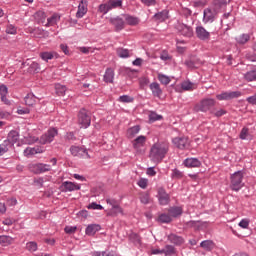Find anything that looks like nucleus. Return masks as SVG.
I'll use <instances>...</instances> for the list:
<instances>
[{
	"label": "nucleus",
	"instance_id": "1",
	"mask_svg": "<svg viewBox=\"0 0 256 256\" xmlns=\"http://www.w3.org/2000/svg\"><path fill=\"white\" fill-rule=\"evenodd\" d=\"M169 153V143L158 142L154 143L150 148L149 158L153 163H161Z\"/></svg>",
	"mask_w": 256,
	"mask_h": 256
},
{
	"label": "nucleus",
	"instance_id": "2",
	"mask_svg": "<svg viewBox=\"0 0 256 256\" xmlns=\"http://www.w3.org/2000/svg\"><path fill=\"white\" fill-rule=\"evenodd\" d=\"M215 103V99L205 98L194 106L193 111H195V113H207V111H211V108L215 107Z\"/></svg>",
	"mask_w": 256,
	"mask_h": 256
},
{
	"label": "nucleus",
	"instance_id": "3",
	"mask_svg": "<svg viewBox=\"0 0 256 256\" xmlns=\"http://www.w3.org/2000/svg\"><path fill=\"white\" fill-rule=\"evenodd\" d=\"M243 177L244 173L242 170H239L231 175L230 188L232 191H239L243 188Z\"/></svg>",
	"mask_w": 256,
	"mask_h": 256
},
{
	"label": "nucleus",
	"instance_id": "4",
	"mask_svg": "<svg viewBox=\"0 0 256 256\" xmlns=\"http://www.w3.org/2000/svg\"><path fill=\"white\" fill-rule=\"evenodd\" d=\"M78 123L82 129H87L91 125V112L82 108L78 113Z\"/></svg>",
	"mask_w": 256,
	"mask_h": 256
},
{
	"label": "nucleus",
	"instance_id": "5",
	"mask_svg": "<svg viewBox=\"0 0 256 256\" xmlns=\"http://www.w3.org/2000/svg\"><path fill=\"white\" fill-rule=\"evenodd\" d=\"M147 137L140 135L132 141V147L137 155H144Z\"/></svg>",
	"mask_w": 256,
	"mask_h": 256
},
{
	"label": "nucleus",
	"instance_id": "6",
	"mask_svg": "<svg viewBox=\"0 0 256 256\" xmlns=\"http://www.w3.org/2000/svg\"><path fill=\"white\" fill-rule=\"evenodd\" d=\"M28 169L35 175H41V173H47V171H51V165L43 163H30L28 165Z\"/></svg>",
	"mask_w": 256,
	"mask_h": 256
},
{
	"label": "nucleus",
	"instance_id": "7",
	"mask_svg": "<svg viewBox=\"0 0 256 256\" xmlns=\"http://www.w3.org/2000/svg\"><path fill=\"white\" fill-rule=\"evenodd\" d=\"M70 153L73 157H79L80 159H90L91 155L89 154V150L85 147L80 146H71Z\"/></svg>",
	"mask_w": 256,
	"mask_h": 256
},
{
	"label": "nucleus",
	"instance_id": "8",
	"mask_svg": "<svg viewBox=\"0 0 256 256\" xmlns=\"http://www.w3.org/2000/svg\"><path fill=\"white\" fill-rule=\"evenodd\" d=\"M176 31H178L179 35H183V37L191 38L193 37V27L183 24L181 22H177L175 25Z\"/></svg>",
	"mask_w": 256,
	"mask_h": 256
},
{
	"label": "nucleus",
	"instance_id": "9",
	"mask_svg": "<svg viewBox=\"0 0 256 256\" xmlns=\"http://www.w3.org/2000/svg\"><path fill=\"white\" fill-rule=\"evenodd\" d=\"M58 131L57 128H50L47 133L43 134L40 137L41 145H47V143H52L53 139L57 137Z\"/></svg>",
	"mask_w": 256,
	"mask_h": 256
},
{
	"label": "nucleus",
	"instance_id": "10",
	"mask_svg": "<svg viewBox=\"0 0 256 256\" xmlns=\"http://www.w3.org/2000/svg\"><path fill=\"white\" fill-rule=\"evenodd\" d=\"M219 11L217 9L213 8H205L203 11V23H213L215 19L217 18Z\"/></svg>",
	"mask_w": 256,
	"mask_h": 256
},
{
	"label": "nucleus",
	"instance_id": "11",
	"mask_svg": "<svg viewBox=\"0 0 256 256\" xmlns=\"http://www.w3.org/2000/svg\"><path fill=\"white\" fill-rule=\"evenodd\" d=\"M196 37L200 41H211V32L207 31L203 26H197L195 29Z\"/></svg>",
	"mask_w": 256,
	"mask_h": 256
},
{
	"label": "nucleus",
	"instance_id": "12",
	"mask_svg": "<svg viewBox=\"0 0 256 256\" xmlns=\"http://www.w3.org/2000/svg\"><path fill=\"white\" fill-rule=\"evenodd\" d=\"M238 97H241V92L239 91L222 92L216 95L218 101H230V99H238Z\"/></svg>",
	"mask_w": 256,
	"mask_h": 256
},
{
	"label": "nucleus",
	"instance_id": "13",
	"mask_svg": "<svg viewBox=\"0 0 256 256\" xmlns=\"http://www.w3.org/2000/svg\"><path fill=\"white\" fill-rule=\"evenodd\" d=\"M158 201L160 205H169L171 201V197L164 188L158 189Z\"/></svg>",
	"mask_w": 256,
	"mask_h": 256
},
{
	"label": "nucleus",
	"instance_id": "14",
	"mask_svg": "<svg viewBox=\"0 0 256 256\" xmlns=\"http://www.w3.org/2000/svg\"><path fill=\"white\" fill-rule=\"evenodd\" d=\"M172 142L178 149H186L189 145V139L187 137H176Z\"/></svg>",
	"mask_w": 256,
	"mask_h": 256
},
{
	"label": "nucleus",
	"instance_id": "15",
	"mask_svg": "<svg viewBox=\"0 0 256 256\" xmlns=\"http://www.w3.org/2000/svg\"><path fill=\"white\" fill-rule=\"evenodd\" d=\"M152 19L156 23H163L169 19V10H162L161 12H158L153 15Z\"/></svg>",
	"mask_w": 256,
	"mask_h": 256
},
{
	"label": "nucleus",
	"instance_id": "16",
	"mask_svg": "<svg viewBox=\"0 0 256 256\" xmlns=\"http://www.w3.org/2000/svg\"><path fill=\"white\" fill-rule=\"evenodd\" d=\"M184 65H186L188 69H197V67L201 65V60L196 56H191L188 60L184 62Z\"/></svg>",
	"mask_w": 256,
	"mask_h": 256
},
{
	"label": "nucleus",
	"instance_id": "17",
	"mask_svg": "<svg viewBox=\"0 0 256 256\" xmlns=\"http://www.w3.org/2000/svg\"><path fill=\"white\" fill-rule=\"evenodd\" d=\"M40 59H42V61H46L49 62L51 61V59H59V54L55 51H50V52H41L39 54Z\"/></svg>",
	"mask_w": 256,
	"mask_h": 256
},
{
	"label": "nucleus",
	"instance_id": "18",
	"mask_svg": "<svg viewBox=\"0 0 256 256\" xmlns=\"http://www.w3.org/2000/svg\"><path fill=\"white\" fill-rule=\"evenodd\" d=\"M5 141L8 142L10 147H13L19 141V132L16 130L10 131Z\"/></svg>",
	"mask_w": 256,
	"mask_h": 256
},
{
	"label": "nucleus",
	"instance_id": "19",
	"mask_svg": "<svg viewBox=\"0 0 256 256\" xmlns=\"http://www.w3.org/2000/svg\"><path fill=\"white\" fill-rule=\"evenodd\" d=\"M62 187V191H64V193H67V191H79L81 189L79 184H75L69 181L63 182Z\"/></svg>",
	"mask_w": 256,
	"mask_h": 256
},
{
	"label": "nucleus",
	"instance_id": "20",
	"mask_svg": "<svg viewBox=\"0 0 256 256\" xmlns=\"http://www.w3.org/2000/svg\"><path fill=\"white\" fill-rule=\"evenodd\" d=\"M86 14H87V0H81L80 4L78 5V11L76 13V17L78 19H81Z\"/></svg>",
	"mask_w": 256,
	"mask_h": 256
},
{
	"label": "nucleus",
	"instance_id": "21",
	"mask_svg": "<svg viewBox=\"0 0 256 256\" xmlns=\"http://www.w3.org/2000/svg\"><path fill=\"white\" fill-rule=\"evenodd\" d=\"M98 231H101V226L99 224H90L86 227L85 233L89 237H93Z\"/></svg>",
	"mask_w": 256,
	"mask_h": 256
},
{
	"label": "nucleus",
	"instance_id": "22",
	"mask_svg": "<svg viewBox=\"0 0 256 256\" xmlns=\"http://www.w3.org/2000/svg\"><path fill=\"white\" fill-rule=\"evenodd\" d=\"M168 241H170V243H173V245H183V243H185V239H183V237L181 236H177L176 234H170L168 235Z\"/></svg>",
	"mask_w": 256,
	"mask_h": 256
},
{
	"label": "nucleus",
	"instance_id": "23",
	"mask_svg": "<svg viewBox=\"0 0 256 256\" xmlns=\"http://www.w3.org/2000/svg\"><path fill=\"white\" fill-rule=\"evenodd\" d=\"M110 23L114 25L116 31H121V29L125 27V21H123V18H111Z\"/></svg>",
	"mask_w": 256,
	"mask_h": 256
},
{
	"label": "nucleus",
	"instance_id": "24",
	"mask_svg": "<svg viewBox=\"0 0 256 256\" xmlns=\"http://www.w3.org/2000/svg\"><path fill=\"white\" fill-rule=\"evenodd\" d=\"M38 153H43V148L36 146V147H27L24 150L25 157H29V155H37Z\"/></svg>",
	"mask_w": 256,
	"mask_h": 256
},
{
	"label": "nucleus",
	"instance_id": "25",
	"mask_svg": "<svg viewBox=\"0 0 256 256\" xmlns=\"http://www.w3.org/2000/svg\"><path fill=\"white\" fill-rule=\"evenodd\" d=\"M168 213L170 215V217H181V215H183V208L179 207V206H174L169 208Z\"/></svg>",
	"mask_w": 256,
	"mask_h": 256
},
{
	"label": "nucleus",
	"instance_id": "26",
	"mask_svg": "<svg viewBox=\"0 0 256 256\" xmlns=\"http://www.w3.org/2000/svg\"><path fill=\"white\" fill-rule=\"evenodd\" d=\"M184 165L189 168L199 167L201 165V161L197 158H187L184 160Z\"/></svg>",
	"mask_w": 256,
	"mask_h": 256
},
{
	"label": "nucleus",
	"instance_id": "27",
	"mask_svg": "<svg viewBox=\"0 0 256 256\" xmlns=\"http://www.w3.org/2000/svg\"><path fill=\"white\" fill-rule=\"evenodd\" d=\"M150 89L154 95V97H161L163 94V90H161V87L159 86V83L153 82L150 84Z\"/></svg>",
	"mask_w": 256,
	"mask_h": 256
},
{
	"label": "nucleus",
	"instance_id": "28",
	"mask_svg": "<svg viewBox=\"0 0 256 256\" xmlns=\"http://www.w3.org/2000/svg\"><path fill=\"white\" fill-rule=\"evenodd\" d=\"M113 79H115V71L112 68H107L104 74L105 83H113Z\"/></svg>",
	"mask_w": 256,
	"mask_h": 256
},
{
	"label": "nucleus",
	"instance_id": "29",
	"mask_svg": "<svg viewBox=\"0 0 256 256\" xmlns=\"http://www.w3.org/2000/svg\"><path fill=\"white\" fill-rule=\"evenodd\" d=\"M61 16L59 14H53L50 18L47 19L46 27H53V25H57V22L60 21Z\"/></svg>",
	"mask_w": 256,
	"mask_h": 256
},
{
	"label": "nucleus",
	"instance_id": "30",
	"mask_svg": "<svg viewBox=\"0 0 256 256\" xmlns=\"http://www.w3.org/2000/svg\"><path fill=\"white\" fill-rule=\"evenodd\" d=\"M34 19L37 23H45V19H47V15L45 14L44 11L39 10L34 14Z\"/></svg>",
	"mask_w": 256,
	"mask_h": 256
},
{
	"label": "nucleus",
	"instance_id": "31",
	"mask_svg": "<svg viewBox=\"0 0 256 256\" xmlns=\"http://www.w3.org/2000/svg\"><path fill=\"white\" fill-rule=\"evenodd\" d=\"M140 202L143 203V205H149L151 203V195L149 192H143L140 194Z\"/></svg>",
	"mask_w": 256,
	"mask_h": 256
},
{
	"label": "nucleus",
	"instance_id": "32",
	"mask_svg": "<svg viewBox=\"0 0 256 256\" xmlns=\"http://www.w3.org/2000/svg\"><path fill=\"white\" fill-rule=\"evenodd\" d=\"M106 203L108 205H111L112 209H115L116 213H121V207H119V203H117V200L108 198L106 199Z\"/></svg>",
	"mask_w": 256,
	"mask_h": 256
},
{
	"label": "nucleus",
	"instance_id": "33",
	"mask_svg": "<svg viewBox=\"0 0 256 256\" xmlns=\"http://www.w3.org/2000/svg\"><path fill=\"white\" fill-rule=\"evenodd\" d=\"M212 5L214 7L213 9L219 12V9L227 5V0H213Z\"/></svg>",
	"mask_w": 256,
	"mask_h": 256
},
{
	"label": "nucleus",
	"instance_id": "34",
	"mask_svg": "<svg viewBox=\"0 0 256 256\" xmlns=\"http://www.w3.org/2000/svg\"><path fill=\"white\" fill-rule=\"evenodd\" d=\"M245 81H256V70H250L244 74Z\"/></svg>",
	"mask_w": 256,
	"mask_h": 256
},
{
	"label": "nucleus",
	"instance_id": "35",
	"mask_svg": "<svg viewBox=\"0 0 256 256\" xmlns=\"http://www.w3.org/2000/svg\"><path fill=\"white\" fill-rule=\"evenodd\" d=\"M25 249H26V251H29V253H35V251H37V249H38L37 242L30 241V242L26 243Z\"/></svg>",
	"mask_w": 256,
	"mask_h": 256
},
{
	"label": "nucleus",
	"instance_id": "36",
	"mask_svg": "<svg viewBox=\"0 0 256 256\" xmlns=\"http://www.w3.org/2000/svg\"><path fill=\"white\" fill-rule=\"evenodd\" d=\"M13 243V238L11 236H0V245L7 247Z\"/></svg>",
	"mask_w": 256,
	"mask_h": 256
},
{
	"label": "nucleus",
	"instance_id": "37",
	"mask_svg": "<svg viewBox=\"0 0 256 256\" xmlns=\"http://www.w3.org/2000/svg\"><path fill=\"white\" fill-rule=\"evenodd\" d=\"M214 245L215 244L212 240H204L200 243V247H202V249H205L206 251H211Z\"/></svg>",
	"mask_w": 256,
	"mask_h": 256
},
{
	"label": "nucleus",
	"instance_id": "38",
	"mask_svg": "<svg viewBox=\"0 0 256 256\" xmlns=\"http://www.w3.org/2000/svg\"><path fill=\"white\" fill-rule=\"evenodd\" d=\"M34 35L35 37H38L39 39L43 37H49V32L41 29V28H36L34 29Z\"/></svg>",
	"mask_w": 256,
	"mask_h": 256
},
{
	"label": "nucleus",
	"instance_id": "39",
	"mask_svg": "<svg viewBox=\"0 0 256 256\" xmlns=\"http://www.w3.org/2000/svg\"><path fill=\"white\" fill-rule=\"evenodd\" d=\"M163 253L166 256H171V255H175L177 251L173 245H166L165 248L163 249Z\"/></svg>",
	"mask_w": 256,
	"mask_h": 256
},
{
	"label": "nucleus",
	"instance_id": "40",
	"mask_svg": "<svg viewBox=\"0 0 256 256\" xmlns=\"http://www.w3.org/2000/svg\"><path fill=\"white\" fill-rule=\"evenodd\" d=\"M108 5L111 9H117L118 7H122L123 1L122 0H109Z\"/></svg>",
	"mask_w": 256,
	"mask_h": 256
},
{
	"label": "nucleus",
	"instance_id": "41",
	"mask_svg": "<svg viewBox=\"0 0 256 256\" xmlns=\"http://www.w3.org/2000/svg\"><path fill=\"white\" fill-rule=\"evenodd\" d=\"M41 66L37 62H32L28 68L29 73H39Z\"/></svg>",
	"mask_w": 256,
	"mask_h": 256
},
{
	"label": "nucleus",
	"instance_id": "42",
	"mask_svg": "<svg viewBox=\"0 0 256 256\" xmlns=\"http://www.w3.org/2000/svg\"><path fill=\"white\" fill-rule=\"evenodd\" d=\"M158 81H160L162 85H169L171 78L165 74H158Z\"/></svg>",
	"mask_w": 256,
	"mask_h": 256
},
{
	"label": "nucleus",
	"instance_id": "43",
	"mask_svg": "<svg viewBox=\"0 0 256 256\" xmlns=\"http://www.w3.org/2000/svg\"><path fill=\"white\" fill-rule=\"evenodd\" d=\"M158 221L160 223H171V221H173V218H171V214H161L158 217Z\"/></svg>",
	"mask_w": 256,
	"mask_h": 256
},
{
	"label": "nucleus",
	"instance_id": "44",
	"mask_svg": "<svg viewBox=\"0 0 256 256\" xmlns=\"http://www.w3.org/2000/svg\"><path fill=\"white\" fill-rule=\"evenodd\" d=\"M25 105H28V107H33L35 105V96L33 94H28L25 98Z\"/></svg>",
	"mask_w": 256,
	"mask_h": 256
},
{
	"label": "nucleus",
	"instance_id": "45",
	"mask_svg": "<svg viewBox=\"0 0 256 256\" xmlns=\"http://www.w3.org/2000/svg\"><path fill=\"white\" fill-rule=\"evenodd\" d=\"M116 53L118 57H121V59H127L129 57V50L124 48H118L116 50Z\"/></svg>",
	"mask_w": 256,
	"mask_h": 256
},
{
	"label": "nucleus",
	"instance_id": "46",
	"mask_svg": "<svg viewBox=\"0 0 256 256\" xmlns=\"http://www.w3.org/2000/svg\"><path fill=\"white\" fill-rule=\"evenodd\" d=\"M163 116L157 114V112H150L149 114V121L150 123H155V121H161Z\"/></svg>",
	"mask_w": 256,
	"mask_h": 256
},
{
	"label": "nucleus",
	"instance_id": "47",
	"mask_svg": "<svg viewBox=\"0 0 256 256\" xmlns=\"http://www.w3.org/2000/svg\"><path fill=\"white\" fill-rule=\"evenodd\" d=\"M197 225H198L197 221L191 220L184 223V229H194L197 231V227H198Z\"/></svg>",
	"mask_w": 256,
	"mask_h": 256
},
{
	"label": "nucleus",
	"instance_id": "48",
	"mask_svg": "<svg viewBox=\"0 0 256 256\" xmlns=\"http://www.w3.org/2000/svg\"><path fill=\"white\" fill-rule=\"evenodd\" d=\"M55 89H56V93H57L59 96L65 95V92L67 91V87H66V86H63V85H61V84H56Z\"/></svg>",
	"mask_w": 256,
	"mask_h": 256
},
{
	"label": "nucleus",
	"instance_id": "49",
	"mask_svg": "<svg viewBox=\"0 0 256 256\" xmlns=\"http://www.w3.org/2000/svg\"><path fill=\"white\" fill-rule=\"evenodd\" d=\"M130 241H132L134 245H141V237L136 233L130 234Z\"/></svg>",
	"mask_w": 256,
	"mask_h": 256
},
{
	"label": "nucleus",
	"instance_id": "50",
	"mask_svg": "<svg viewBox=\"0 0 256 256\" xmlns=\"http://www.w3.org/2000/svg\"><path fill=\"white\" fill-rule=\"evenodd\" d=\"M249 39H251V37L248 34H242L237 38V43H239L240 45H245V43H247Z\"/></svg>",
	"mask_w": 256,
	"mask_h": 256
},
{
	"label": "nucleus",
	"instance_id": "51",
	"mask_svg": "<svg viewBox=\"0 0 256 256\" xmlns=\"http://www.w3.org/2000/svg\"><path fill=\"white\" fill-rule=\"evenodd\" d=\"M139 23H141V19H139V17L129 16V25L130 26L137 27V25H139Z\"/></svg>",
	"mask_w": 256,
	"mask_h": 256
},
{
	"label": "nucleus",
	"instance_id": "52",
	"mask_svg": "<svg viewBox=\"0 0 256 256\" xmlns=\"http://www.w3.org/2000/svg\"><path fill=\"white\" fill-rule=\"evenodd\" d=\"M9 147H11L8 142H6L4 140V142L2 144H0V156L1 155H5V153H7V151H9Z\"/></svg>",
	"mask_w": 256,
	"mask_h": 256
},
{
	"label": "nucleus",
	"instance_id": "53",
	"mask_svg": "<svg viewBox=\"0 0 256 256\" xmlns=\"http://www.w3.org/2000/svg\"><path fill=\"white\" fill-rule=\"evenodd\" d=\"M99 11H100V13H103V15H107V13H109V11H111L109 3L107 2L106 4H101L99 6Z\"/></svg>",
	"mask_w": 256,
	"mask_h": 256
},
{
	"label": "nucleus",
	"instance_id": "54",
	"mask_svg": "<svg viewBox=\"0 0 256 256\" xmlns=\"http://www.w3.org/2000/svg\"><path fill=\"white\" fill-rule=\"evenodd\" d=\"M130 137H135V135H137V133H139V131H141V126L136 125L130 128Z\"/></svg>",
	"mask_w": 256,
	"mask_h": 256
},
{
	"label": "nucleus",
	"instance_id": "55",
	"mask_svg": "<svg viewBox=\"0 0 256 256\" xmlns=\"http://www.w3.org/2000/svg\"><path fill=\"white\" fill-rule=\"evenodd\" d=\"M6 33L8 35H17V28H15V26L10 24L6 28Z\"/></svg>",
	"mask_w": 256,
	"mask_h": 256
},
{
	"label": "nucleus",
	"instance_id": "56",
	"mask_svg": "<svg viewBox=\"0 0 256 256\" xmlns=\"http://www.w3.org/2000/svg\"><path fill=\"white\" fill-rule=\"evenodd\" d=\"M197 231H203V229H207L209 227V223L203 221H197Z\"/></svg>",
	"mask_w": 256,
	"mask_h": 256
},
{
	"label": "nucleus",
	"instance_id": "57",
	"mask_svg": "<svg viewBox=\"0 0 256 256\" xmlns=\"http://www.w3.org/2000/svg\"><path fill=\"white\" fill-rule=\"evenodd\" d=\"M248 135H249V128H247V127L242 128L240 135H239L240 139L245 140V139H247Z\"/></svg>",
	"mask_w": 256,
	"mask_h": 256
},
{
	"label": "nucleus",
	"instance_id": "58",
	"mask_svg": "<svg viewBox=\"0 0 256 256\" xmlns=\"http://www.w3.org/2000/svg\"><path fill=\"white\" fill-rule=\"evenodd\" d=\"M181 87H182L183 91H191V89H193V83H191V82H183L181 84Z\"/></svg>",
	"mask_w": 256,
	"mask_h": 256
},
{
	"label": "nucleus",
	"instance_id": "59",
	"mask_svg": "<svg viewBox=\"0 0 256 256\" xmlns=\"http://www.w3.org/2000/svg\"><path fill=\"white\" fill-rule=\"evenodd\" d=\"M87 209H94V210L101 211L103 207L100 204H97L96 202H92L87 206Z\"/></svg>",
	"mask_w": 256,
	"mask_h": 256
},
{
	"label": "nucleus",
	"instance_id": "60",
	"mask_svg": "<svg viewBox=\"0 0 256 256\" xmlns=\"http://www.w3.org/2000/svg\"><path fill=\"white\" fill-rule=\"evenodd\" d=\"M173 179H181L183 178V172L179 171V169H174L172 173Z\"/></svg>",
	"mask_w": 256,
	"mask_h": 256
},
{
	"label": "nucleus",
	"instance_id": "61",
	"mask_svg": "<svg viewBox=\"0 0 256 256\" xmlns=\"http://www.w3.org/2000/svg\"><path fill=\"white\" fill-rule=\"evenodd\" d=\"M65 233H67L68 235H71L73 233H75V231H77V226H66L64 228Z\"/></svg>",
	"mask_w": 256,
	"mask_h": 256
},
{
	"label": "nucleus",
	"instance_id": "62",
	"mask_svg": "<svg viewBox=\"0 0 256 256\" xmlns=\"http://www.w3.org/2000/svg\"><path fill=\"white\" fill-rule=\"evenodd\" d=\"M149 181L145 178H141L139 181H138V185L139 187H141V189H147V183Z\"/></svg>",
	"mask_w": 256,
	"mask_h": 256
},
{
	"label": "nucleus",
	"instance_id": "63",
	"mask_svg": "<svg viewBox=\"0 0 256 256\" xmlns=\"http://www.w3.org/2000/svg\"><path fill=\"white\" fill-rule=\"evenodd\" d=\"M192 13L193 12L189 8H182V10H181V15H183L186 18L191 17Z\"/></svg>",
	"mask_w": 256,
	"mask_h": 256
},
{
	"label": "nucleus",
	"instance_id": "64",
	"mask_svg": "<svg viewBox=\"0 0 256 256\" xmlns=\"http://www.w3.org/2000/svg\"><path fill=\"white\" fill-rule=\"evenodd\" d=\"M239 227H241L242 229H248L249 228V220L247 219H242L239 222Z\"/></svg>",
	"mask_w": 256,
	"mask_h": 256
}]
</instances>
